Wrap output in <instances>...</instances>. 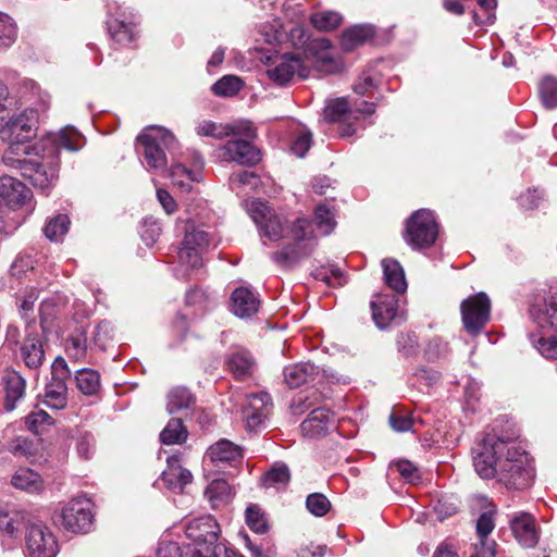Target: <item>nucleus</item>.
<instances>
[{
    "label": "nucleus",
    "instance_id": "1",
    "mask_svg": "<svg viewBox=\"0 0 557 557\" xmlns=\"http://www.w3.org/2000/svg\"><path fill=\"white\" fill-rule=\"evenodd\" d=\"M38 122L39 110L28 108L11 117L1 133L9 143L5 162L17 169L34 187L45 190L59 177L61 148L77 151L84 139L75 128L66 126L29 145L27 141L35 136Z\"/></svg>",
    "mask_w": 557,
    "mask_h": 557
},
{
    "label": "nucleus",
    "instance_id": "2",
    "mask_svg": "<svg viewBox=\"0 0 557 557\" xmlns=\"http://www.w3.org/2000/svg\"><path fill=\"white\" fill-rule=\"evenodd\" d=\"M518 434L507 435L495 429L485 433L471 449L475 472L481 479H496L507 488L524 490L530 486L533 470L529 466L527 453L516 444Z\"/></svg>",
    "mask_w": 557,
    "mask_h": 557
},
{
    "label": "nucleus",
    "instance_id": "3",
    "mask_svg": "<svg viewBox=\"0 0 557 557\" xmlns=\"http://www.w3.org/2000/svg\"><path fill=\"white\" fill-rule=\"evenodd\" d=\"M32 190L17 178L9 175L0 177V233L11 234L29 215Z\"/></svg>",
    "mask_w": 557,
    "mask_h": 557
},
{
    "label": "nucleus",
    "instance_id": "4",
    "mask_svg": "<svg viewBox=\"0 0 557 557\" xmlns=\"http://www.w3.org/2000/svg\"><path fill=\"white\" fill-rule=\"evenodd\" d=\"M137 143L143 147L140 151L141 162L148 170L163 171L168 166L164 149H171L175 145L174 135L160 126H149L137 137Z\"/></svg>",
    "mask_w": 557,
    "mask_h": 557
},
{
    "label": "nucleus",
    "instance_id": "5",
    "mask_svg": "<svg viewBox=\"0 0 557 557\" xmlns=\"http://www.w3.org/2000/svg\"><path fill=\"white\" fill-rule=\"evenodd\" d=\"M184 223V240L178 251V261L181 264L191 269H198L202 265V253L213 244V236L202 226H198L193 220H178Z\"/></svg>",
    "mask_w": 557,
    "mask_h": 557
},
{
    "label": "nucleus",
    "instance_id": "6",
    "mask_svg": "<svg viewBox=\"0 0 557 557\" xmlns=\"http://www.w3.org/2000/svg\"><path fill=\"white\" fill-rule=\"evenodd\" d=\"M438 235V224L433 212L420 209L407 220L404 238L414 249L431 247Z\"/></svg>",
    "mask_w": 557,
    "mask_h": 557
},
{
    "label": "nucleus",
    "instance_id": "7",
    "mask_svg": "<svg viewBox=\"0 0 557 557\" xmlns=\"http://www.w3.org/2000/svg\"><path fill=\"white\" fill-rule=\"evenodd\" d=\"M240 133L245 139L235 138L227 140L221 148V157L226 161H234L242 165H253L260 160V151L251 144L256 131L249 122L239 124Z\"/></svg>",
    "mask_w": 557,
    "mask_h": 557
},
{
    "label": "nucleus",
    "instance_id": "8",
    "mask_svg": "<svg viewBox=\"0 0 557 557\" xmlns=\"http://www.w3.org/2000/svg\"><path fill=\"white\" fill-rule=\"evenodd\" d=\"M24 523L27 557H55L58 543L48 527L35 518H26Z\"/></svg>",
    "mask_w": 557,
    "mask_h": 557
},
{
    "label": "nucleus",
    "instance_id": "9",
    "mask_svg": "<svg viewBox=\"0 0 557 557\" xmlns=\"http://www.w3.org/2000/svg\"><path fill=\"white\" fill-rule=\"evenodd\" d=\"M460 311L465 330L471 336H476L490 321V298L482 292L470 296L461 302Z\"/></svg>",
    "mask_w": 557,
    "mask_h": 557
},
{
    "label": "nucleus",
    "instance_id": "10",
    "mask_svg": "<svg viewBox=\"0 0 557 557\" xmlns=\"http://www.w3.org/2000/svg\"><path fill=\"white\" fill-rule=\"evenodd\" d=\"M60 518L65 530L87 533L94 521L92 503L86 497L73 498L62 507Z\"/></svg>",
    "mask_w": 557,
    "mask_h": 557
},
{
    "label": "nucleus",
    "instance_id": "11",
    "mask_svg": "<svg viewBox=\"0 0 557 557\" xmlns=\"http://www.w3.org/2000/svg\"><path fill=\"white\" fill-rule=\"evenodd\" d=\"M71 372L66 361L62 357H57L51 366V379L46 384L44 393V404L55 410L63 409L67 404L66 379Z\"/></svg>",
    "mask_w": 557,
    "mask_h": 557
},
{
    "label": "nucleus",
    "instance_id": "12",
    "mask_svg": "<svg viewBox=\"0 0 557 557\" xmlns=\"http://www.w3.org/2000/svg\"><path fill=\"white\" fill-rule=\"evenodd\" d=\"M226 548L222 544H209L205 542L188 543L183 549L177 543L162 541L157 550V557H219Z\"/></svg>",
    "mask_w": 557,
    "mask_h": 557
},
{
    "label": "nucleus",
    "instance_id": "13",
    "mask_svg": "<svg viewBox=\"0 0 557 557\" xmlns=\"http://www.w3.org/2000/svg\"><path fill=\"white\" fill-rule=\"evenodd\" d=\"M272 408L271 396L260 392L247 396V404L243 409V419L250 432H259L265 426V421Z\"/></svg>",
    "mask_w": 557,
    "mask_h": 557
},
{
    "label": "nucleus",
    "instance_id": "14",
    "mask_svg": "<svg viewBox=\"0 0 557 557\" xmlns=\"http://www.w3.org/2000/svg\"><path fill=\"white\" fill-rule=\"evenodd\" d=\"M248 212L263 236L270 240H277L282 237V222L265 202L260 200L251 201Z\"/></svg>",
    "mask_w": 557,
    "mask_h": 557
},
{
    "label": "nucleus",
    "instance_id": "15",
    "mask_svg": "<svg viewBox=\"0 0 557 557\" xmlns=\"http://www.w3.org/2000/svg\"><path fill=\"white\" fill-rule=\"evenodd\" d=\"M107 27L114 41L127 45L135 37V23L117 4L108 3Z\"/></svg>",
    "mask_w": 557,
    "mask_h": 557
},
{
    "label": "nucleus",
    "instance_id": "16",
    "mask_svg": "<svg viewBox=\"0 0 557 557\" xmlns=\"http://www.w3.org/2000/svg\"><path fill=\"white\" fill-rule=\"evenodd\" d=\"M510 530L517 542L527 548L534 547L540 540V528L534 516L527 511L513 513L509 519Z\"/></svg>",
    "mask_w": 557,
    "mask_h": 557
},
{
    "label": "nucleus",
    "instance_id": "17",
    "mask_svg": "<svg viewBox=\"0 0 557 557\" xmlns=\"http://www.w3.org/2000/svg\"><path fill=\"white\" fill-rule=\"evenodd\" d=\"M335 428L334 414L325 407L311 410L308 418L300 424L302 435L309 438L325 436Z\"/></svg>",
    "mask_w": 557,
    "mask_h": 557
},
{
    "label": "nucleus",
    "instance_id": "18",
    "mask_svg": "<svg viewBox=\"0 0 557 557\" xmlns=\"http://www.w3.org/2000/svg\"><path fill=\"white\" fill-rule=\"evenodd\" d=\"M219 533L220 527L211 516L193 519L186 524V536L191 543L205 542L215 544Z\"/></svg>",
    "mask_w": 557,
    "mask_h": 557
},
{
    "label": "nucleus",
    "instance_id": "19",
    "mask_svg": "<svg viewBox=\"0 0 557 557\" xmlns=\"http://www.w3.org/2000/svg\"><path fill=\"white\" fill-rule=\"evenodd\" d=\"M1 383L4 392L3 407L7 411H12L25 396L26 381L17 371L5 369Z\"/></svg>",
    "mask_w": 557,
    "mask_h": 557
},
{
    "label": "nucleus",
    "instance_id": "20",
    "mask_svg": "<svg viewBox=\"0 0 557 557\" xmlns=\"http://www.w3.org/2000/svg\"><path fill=\"white\" fill-rule=\"evenodd\" d=\"M21 357L29 369H38L45 360L41 338L35 324L28 323L26 326V335L21 346Z\"/></svg>",
    "mask_w": 557,
    "mask_h": 557
},
{
    "label": "nucleus",
    "instance_id": "21",
    "mask_svg": "<svg viewBox=\"0 0 557 557\" xmlns=\"http://www.w3.org/2000/svg\"><path fill=\"white\" fill-rule=\"evenodd\" d=\"M231 311L240 319L252 317L260 307L259 296L247 287L236 288L231 296Z\"/></svg>",
    "mask_w": 557,
    "mask_h": 557
},
{
    "label": "nucleus",
    "instance_id": "22",
    "mask_svg": "<svg viewBox=\"0 0 557 557\" xmlns=\"http://www.w3.org/2000/svg\"><path fill=\"white\" fill-rule=\"evenodd\" d=\"M314 243L295 240L293 244L285 246L282 250L272 253V260L281 268H292L309 257L314 249Z\"/></svg>",
    "mask_w": 557,
    "mask_h": 557
},
{
    "label": "nucleus",
    "instance_id": "23",
    "mask_svg": "<svg viewBox=\"0 0 557 557\" xmlns=\"http://www.w3.org/2000/svg\"><path fill=\"white\" fill-rule=\"evenodd\" d=\"M206 458H208L216 468L222 469L226 463L235 466L240 462L242 450L232 442L221 440L208 448Z\"/></svg>",
    "mask_w": 557,
    "mask_h": 557
},
{
    "label": "nucleus",
    "instance_id": "24",
    "mask_svg": "<svg viewBox=\"0 0 557 557\" xmlns=\"http://www.w3.org/2000/svg\"><path fill=\"white\" fill-rule=\"evenodd\" d=\"M530 314L540 327L557 333V294L547 296L541 305H533Z\"/></svg>",
    "mask_w": 557,
    "mask_h": 557
},
{
    "label": "nucleus",
    "instance_id": "25",
    "mask_svg": "<svg viewBox=\"0 0 557 557\" xmlns=\"http://www.w3.org/2000/svg\"><path fill=\"white\" fill-rule=\"evenodd\" d=\"M371 310L375 325L384 330L396 318L397 299L394 296H379L371 301Z\"/></svg>",
    "mask_w": 557,
    "mask_h": 557
},
{
    "label": "nucleus",
    "instance_id": "26",
    "mask_svg": "<svg viewBox=\"0 0 557 557\" xmlns=\"http://www.w3.org/2000/svg\"><path fill=\"white\" fill-rule=\"evenodd\" d=\"M306 69L302 66L301 60L292 54H284L281 62L271 71L270 77L280 85L288 83L296 73L302 78L307 76Z\"/></svg>",
    "mask_w": 557,
    "mask_h": 557
},
{
    "label": "nucleus",
    "instance_id": "27",
    "mask_svg": "<svg viewBox=\"0 0 557 557\" xmlns=\"http://www.w3.org/2000/svg\"><path fill=\"white\" fill-rule=\"evenodd\" d=\"M319 373L318 368L311 362H299L284 369V380L290 388H297L302 384L315 380Z\"/></svg>",
    "mask_w": 557,
    "mask_h": 557
},
{
    "label": "nucleus",
    "instance_id": "28",
    "mask_svg": "<svg viewBox=\"0 0 557 557\" xmlns=\"http://www.w3.org/2000/svg\"><path fill=\"white\" fill-rule=\"evenodd\" d=\"M227 367L237 380L250 376L255 369V360L245 349L234 350L227 358Z\"/></svg>",
    "mask_w": 557,
    "mask_h": 557
},
{
    "label": "nucleus",
    "instance_id": "29",
    "mask_svg": "<svg viewBox=\"0 0 557 557\" xmlns=\"http://www.w3.org/2000/svg\"><path fill=\"white\" fill-rule=\"evenodd\" d=\"M211 507L216 509L227 505L234 496L233 487L223 479L213 480L205 492Z\"/></svg>",
    "mask_w": 557,
    "mask_h": 557
},
{
    "label": "nucleus",
    "instance_id": "30",
    "mask_svg": "<svg viewBox=\"0 0 557 557\" xmlns=\"http://www.w3.org/2000/svg\"><path fill=\"white\" fill-rule=\"evenodd\" d=\"M195 404V395L184 386L173 387L166 395V410L170 414L184 409H190Z\"/></svg>",
    "mask_w": 557,
    "mask_h": 557
},
{
    "label": "nucleus",
    "instance_id": "31",
    "mask_svg": "<svg viewBox=\"0 0 557 557\" xmlns=\"http://www.w3.org/2000/svg\"><path fill=\"white\" fill-rule=\"evenodd\" d=\"M172 183L182 193L188 194L193 190V183L200 182L202 174L199 171H190L184 164H174L170 170Z\"/></svg>",
    "mask_w": 557,
    "mask_h": 557
},
{
    "label": "nucleus",
    "instance_id": "32",
    "mask_svg": "<svg viewBox=\"0 0 557 557\" xmlns=\"http://www.w3.org/2000/svg\"><path fill=\"white\" fill-rule=\"evenodd\" d=\"M12 485L21 491L38 493L44 488L41 476L29 468H20L11 480Z\"/></svg>",
    "mask_w": 557,
    "mask_h": 557
},
{
    "label": "nucleus",
    "instance_id": "33",
    "mask_svg": "<svg viewBox=\"0 0 557 557\" xmlns=\"http://www.w3.org/2000/svg\"><path fill=\"white\" fill-rule=\"evenodd\" d=\"M385 283L395 292L404 293L407 288L405 273L398 261L384 259L382 261Z\"/></svg>",
    "mask_w": 557,
    "mask_h": 557
},
{
    "label": "nucleus",
    "instance_id": "34",
    "mask_svg": "<svg viewBox=\"0 0 557 557\" xmlns=\"http://www.w3.org/2000/svg\"><path fill=\"white\" fill-rule=\"evenodd\" d=\"M374 30L370 25H356L343 33L341 45L345 51H351L355 47L362 45L372 38Z\"/></svg>",
    "mask_w": 557,
    "mask_h": 557
},
{
    "label": "nucleus",
    "instance_id": "35",
    "mask_svg": "<svg viewBox=\"0 0 557 557\" xmlns=\"http://www.w3.org/2000/svg\"><path fill=\"white\" fill-rule=\"evenodd\" d=\"M176 461L173 457L168 459L169 470L162 473V479L171 488L182 491L185 485L191 482L193 475L187 469L175 465Z\"/></svg>",
    "mask_w": 557,
    "mask_h": 557
},
{
    "label": "nucleus",
    "instance_id": "36",
    "mask_svg": "<svg viewBox=\"0 0 557 557\" xmlns=\"http://www.w3.org/2000/svg\"><path fill=\"white\" fill-rule=\"evenodd\" d=\"M26 520V515L22 511L9 509L7 506L0 505V531L14 536L22 524Z\"/></svg>",
    "mask_w": 557,
    "mask_h": 557
},
{
    "label": "nucleus",
    "instance_id": "37",
    "mask_svg": "<svg viewBox=\"0 0 557 557\" xmlns=\"http://www.w3.org/2000/svg\"><path fill=\"white\" fill-rule=\"evenodd\" d=\"M240 133L239 124H216L211 121H203L197 126V134L200 136H209L218 139Z\"/></svg>",
    "mask_w": 557,
    "mask_h": 557
},
{
    "label": "nucleus",
    "instance_id": "38",
    "mask_svg": "<svg viewBox=\"0 0 557 557\" xmlns=\"http://www.w3.org/2000/svg\"><path fill=\"white\" fill-rule=\"evenodd\" d=\"M187 436L188 432L182 419L172 418L160 433V441L165 445L182 444Z\"/></svg>",
    "mask_w": 557,
    "mask_h": 557
},
{
    "label": "nucleus",
    "instance_id": "39",
    "mask_svg": "<svg viewBox=\"0 0 557 557\" xmlns=\"http://www.w3.org/2000/svg\"><path fill=\"white\" fill-rule=\"evenodd\" d=\"M75 381L77 388L85 395H95L100 389V374L95 370H77Z\"/></svg>",
    "mask_w": 557,
    "mask_h": 557
},
{
    "label": "nucleus",
    "instance_id": "40",
    "mask_svg": "<svg viewBox=\"0 0 557 557\" xmlns=\"http://www.w3.org/2000/svg\"><path fill=\"white\" fill-rule=\"evenodd\" d=\"M342 21V15L335 11H320L310 16L312 26L321 32H330L337 28Z\"/></svg>",
    "mask_w": 557,
    "mask_h": 557
},
{
    "label": "nucleus",
    "instance_id": "41",
    "mask_svg": "<svg viewBox=\"0 0 557 557\" xmlns=\"http://www.w3.org/2000/svg\"><path fill=\"white\" fill-rule=\"evenodd\" d=\"M244 82L235 75H225L214 83L211 90L220 97H234L243 88Z\"/></svg>",
    "mask_w": 557,
    "mask_h": 557
},
{
    "label": "nucleus",
    "instance_id": "42",
    "mask_svg": "<svg viewBox=\"0 0 557 557\" xmlns=\"http://www.w3.org/2000/svg\"><path fill=\"white\" fill-rule=\"evenodd\" d=\"M66 349L75 359H83L88 349L87 332L84 327H77L67 339Z\"/></svg>",
    "mask_w": 557,
    "mask_h": 557
},
{
    "label": "nucleus",
    "instance_id": "43",
    "mask_svg": "<svg viewBox=\"0 0 557 557\" xmlns=\"http://www.w3.org/2000/svg\"><path fill=\"white\" fill-rule=\"evenodd\" d=\"M17 39V25L5 13L0 12V49L11 47Z\"/></svg>",
    "mask_w": 557,
    "mask_h": 557
},
{
    "label": "nucleus",
    "instance_id": "44",
    "mask_svg": "<svg viewBox=\"0 0 557 557\" xmlns=\"http://www.w3.org/2000/svg\"><path fill=\"white\" fill-rule=\"evenodd\" d=\"M290 480V473L287 466L283 463L274 465L263 476L265 487H284Z\"/></svg>",
    "mask_w": 557,
    "mask_h": 557
},
{
    "label": "nucleus",
    "instance_id": "45",
    "mask_svg": "<svg viewBox=\"0 0 557 557\" xmlns=\"http://www.w3.org/2000/svg\"><path fill=\"white\" fill-rule=\"evenodd\" d=\"M71 221L66 214H58L50 219L45 226V235L50 240H60L69 231Z\"/></svg>",
    "mask_w": 557,
    "mask_h": 557
},
{
    "label": "nucleus",
    "instance_id": "46",
    "mask_svg": "<svg viewBox=\"0 0 557 557\" xmlns=\"http://www.w3.org/2000/svg\"><path fill=\"white\" fill-rule=\"evenodd\" d=\"M540 98L542 103L547 109L557 107V78L546 76L542 79L539 87Z\"/></svg>",
    "mask_w": 557,
    "mask_h": 557
},
{
    "label": "nucleus",
    "instance_id": "47",
    "mask_svg": "<svg viewBox=\"0 0 557 557\" xmlns=\"http://www.w3.org/2000/svg\"><path fill=\"white\" fill-rule=\"evenodd\" d=\"M314 222L323 235H329L336 225L335 214L326 205H319L314 211Z\"/></svg>",
    "mask_w": 557,
    "mask_h": 557
},
{
    "label": "nucleus",
    "instance_id": "48",
    "mask_svg": "<svg viewBox=\"0 0 557 557\" xmlns=\"http://www.w3.org/2000/svg\"><path fill=\"white\" fill-rule=\"evenodd\" d=\"M349 112V104L346 98L330 100L324 108V119L329 122H341Z\"/></svg>",
    "mask_w": 557,
    "mask_h": 557
},
{
    "label": "nucleus",
    "instance_id": "49",
    "mask_svg": "<svg viewBox=\"0 0 557 557\" xmlns=\"http://www.w3.org/2000/svg\"><path fill=\"white\" fill-rule=\"evenodd\" d=\"M34 272V260L29 255H18L10 269L11 281H22Z\"/></svg>",
    "mask_w": 557,
    "mask_h": 557
},
{
    "label": "nucleus",
    "instance_id": "50",
    "mask_svg": "<svg viewBox=\"0 0 557 557\" xmlns=\"http://www.w3.org/2000/svg\"><path fill=\"white\" fill-rule=\"evenodd\" d=\"M306 507L313 516L323 517L330 511L331 503L323 494L313 493L307 497Z\"/></svg>",
    "mask_w": 557,
    "mask_h": 557
},
{
    "label": "nucleus",
    "instance_id": "51",
    "mask_svg": "<svg viewBox=\"0 0 557 557\" xmlns=\"http://www.w3.org/2000/svg\"><path fill=\"white\" fill-rule=\"evenodd\" d=\"M246 523L256 533L263 534L268 530V524L260 508L250 505L246 509Z\"/></svg>",
    "mask_w": 557,
    "mask_h": 557
},
{
    "label": "nucleus",
    "instance_id": "52",
    "mask_svg": "<svg viewBox=\"0 0 557 557\" xmlns=\"http://www.w3.org/2000/svg\"><path fill=\"white\" fill-rule=\"evenodd\" d=\"M113 326L109 321L99 322L92 332V344L100 348L104 349L107 344L113 338Z\"/></svg>",
    "mask_w": 557,
    "mask_h": 557
},
{
    "label": "nucleus",
    "instance_id": "53",
    "mask_svg": "<svg viewBox=\"0 0 557 557\" xmlns=\"http://www.w3.org/2000/svg\"><path fill=\"white\" fill-rule=\"evenodd\" d=\"M314 276L329 286H342L346 282L344 273L337 267L318 270Z\"/></svg>",
    "mask_w": 557,
    "mask_h": 557
},
{
    "label": "nucleus",
    "instance_id": "54",
    "mask_svg": "<svg viewBox=\"0 0 557 557\" xmlns=\"http://www.w3.org/2000/svg\"><path fill=\"white\" fill-rule=\"evenodd\" d=\"M27 428L39 433V428L52 424V418L42 409H36L26 417Z\"/></svg>",
    "mask_w": 557,
    "mask_h": 557
},
{
    "label": "nucleus",
    "instance_id": "55",
    "mask_svg": "<svg viewBox=\"0 0 557 557\" xmlns=\"http://www.w3.org/2000/svg\"><path fill=\"white\" fill-rule=\"evenodd\" d=\"M534 346L546 359H557V337H540L534 341Z\"/></svg>",
    "mask_w": 557,
    "mask_h": 557
},
{
    "label": "nucleus",
    "instance_id": "56",
    "mask_svg": "<svg viewBox=\"0 0 557 557\" xmlns=\"http://www.w3.org/2000/svg\"><path fill=\"white\" fill-rule=\"evenodd\" d=\"M389 424L396 432H407L413 425V419L404 413L401 410L395 409L389 416Z\"/></svg>",
    "mask_w": 557,
    "mask_h": 557
},
{
    "label": "nucleus",
    "instance_id": "57",
    "mask_svg": "<svg viewBox=\"0 0 557 557\" xmlns=\"http://www.w3.org/2000/svg\"><path fill=\"white\" fill-rule=\"evenodd\" d=\"M404 480L411 484H416L420 480L418 468L408 460H399L393 466Z\"/></svg>",
    "mask_w": 557,
    "mask_h": 557
},
{
    "label": "nucleus",
    "instance_id": "58",
    "mask_svg": "<svg viewBox=\"0 0 557 557\" xmlns=\"http://www.w3.org/2000/svg\"><path fill=\"white\" fill-rule=\"evenodd\" d=\"M377 85V78L371 73L370 70L364 71L359 79L354 85V91L358 95L364 96L370 90L374 89Z\"/></svg>",
    "mask_w": 557,
    "mask_h": 557
},
{
    "label": "nucleus",
    "instance_id": "59",
    "mask_svg": "<svg viewBox=\"0 0 557 557\" xmlns=\"http://www.w3.org/2000/svg\"><path fill=\"white\" fill-rule=\"evenodd\" d=\"M161 234V227L156 221L146 220L140 231V236L144 243L151 247L153 246Z\"/></svg>",
    "mask_w": 557,
    "mask_h": 557
},
{
    "label": "nucleus",
    "instance_id": "60",
    "mask_svg": "<svg viewBox=\"0 0 557 557\" xmlns=\"http://www.w3.org/2000/svg\"><path fill=\"white\" fill-rule=\"evenodd\" d=\"M292 234L296 242L314 243L310 238V234H311L310 222L306 219H298L296 221L295 225L292 228Z\"/></svg>",
    "mask_w": 557,
    "mask_h": 557
},
{
    "label": "nucleus",
    "instance_id": "61",
    "mask_svg": "<svg viewBox=\"0 0 557 557\" xmlns=\"http://www.w3.org/2000/svg\"><path fill=\"white\" fill-rule=\"evenodd\" d=\"M312 143V134L308 131L301 132L294 140L290 149L299 158L305 157L310 149Z\"/></svg>",
    "mask_w": 557,
    "mask_h": 557
},
{
    "label": "nucleus",
    "instance_id": "62",
    "mask_svg": "<svg viewBox=\"0 0 557 557\" xmlns=\"http://www.w3.org/2000/svg\"><path fill=\"white\" fill-rule=\"evenodd\" d=\"M95 441L91 434L83 433L78 436L76 449L81 457L88 459L92 455Z\"/></svg>",
    "mask_w": 557,
    "mask_h": 557
},
{
    "label": "nucleus",
    "instance_id": "63",
    "mask_svg": "<svg viewBox=\"0 0 557 557\" xmlns=\"http://www.w3.org/2000/svg\"><path fill=\"white\" fill-rule=\"evenodd\" d=\"M494 520L490 512H483L476 521V532L480 537L487 536L494 529Z\"/></svg>",
    "mask_w": 557,
    "mask_h": 557
},
{
    "label": "nucleus",
    "instance_id": "64",
    "mask_svg": "<svg viewBox=\"0 0 557 557\" xmlns=\"http://www.w3.org/2000/svg\"><path fill=\"white\" fill-rule=\"evenodd\" d=\"M456 511L457 506L453 503H448L447 500L440 499L434 506V512L440 520H444L445 518L454 515Z\"/></svg>",
    "mask_w": 557,
    "mask_h": 557
}]
</instances>
